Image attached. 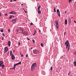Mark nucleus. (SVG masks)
I'll use <instances>...</instances> for the list:
<instances>
[{"label": "nucleus", "instance_id": "f257e3e1", "mask_svg": "<svg viewBox=\"0 0 76 76\" xmlns=\"http://www.w3.org/2000/svg\"><path fill=\"white\" fill-rule=\"evenodd\" d=\"M37 68V64L34 63L33 64L31 67V70L32 72L34 71V70Z\"/></svg>", "mask_w": 76, "mask_h": 76}, {"label": "nucleus", "instance_id": "f03ea898", "mask_svg": "<svg viewBox=\"0 0 76 76\" xmlns=\"http://www.w3.org/2000/svg\"><path fill=\"white\" fill-rule=\"evenodd\" d=\"M4 62L3 61H0V67H1L2 69H4V65L3 64Z\"/></svg>", "mask_w": 76, "mask_h": 76}, {"label": "nucleus", "instance_id": "7ed1b4c3", "mask_svg": "<svg viewBox=\"0 0 76 76\" xmlns=\"http://www.w3.org/2000/svg\"><path fill=\"white\" fill-rule=\"evenodd\" d=\"M17 31L19 33H21L23 32V29L21 27H19V29L17 30Z\"/></svg>", "mask_w": 76, "mask_h": 76}, {"label": "nucleus", "instance_id": "20e7f679", "mask_svg": "<svg viewBox=\"0 0 76 76\" xmlns=\"http://www.w3.org/2000/svg\"><path fill=\"white\" fill-rule=\"evenodd\" d=\"M33 54H37L39 53V51L35 49L33 50Z\"/></svg>", "mask_w": 76, "mask_h": 76}, {"label": "nucleus", "instance_id": "39448f33", "mask_svg": "<svg viewBox=\"0 0 76 76\" xmlns=\"http://www.w3.org/2000/svg\"><path fill=\"white\" fill-rule=\"evenodd\" d=\"M55 22L56 25V29H58V20H55Z\"/></svg>", "mask_w": 76, "mask_h": 76}, {"label": "nucleus", "instance_id": "423d86ee", "mask_svg": "<svg viewBox=\"0 0 76 76\" xmlns=\"http://www.w3.org/2000/svg\"><path fill=\"white\" fill-rule=\"evenodd\" d=\"M69 41L67 40L66 42L65 43V45H66V48L67 49L68 48V46H69Z\"/></svg>", "mask_w": 76, "mask_h": 76}, {"label": "nucleus", "instance_id": "0eeeda50", "mask_svg": "<svg viewBox=\"0 0 76 76\" xmlns=\"http://www.w3.org/2000/svg\"><path fill=\"white\" fill-rule=\"evenodd\" d=\"M22 33L23 34H25L24 35H27V34H28V32L25 31H23Z\"/></svg>", "mask_w": 76, "mask_h": 76}, {"label": "nucleus", "instance_id": "6e6552de", "mask_svg": "<svg viewBox=\"0 0 76 76\" xmlns=\"http://www.w3.org/2000/svg\"><path fill=\"white\" fill-rule=\"evenodd\" d=\"M57 12L58 16L60 17V11H59V9H57Z\"/></svg>", "mask_w": 76, "mask_h": 76}, {"label": "nucleus", "instance_id": "1a4fd4ad", "mask_svg": "<svg viewBox=\"0 0 76 76\" xmlns=\"http://www.w3.org/2000/svg\"><path fill=\"white\" fill-rule=\"evenodd\" d=\"M8 51V48H7V47H6L5 48V50H4V53H6V52H7Z\"/></svg>", "mask_w": 76, "mask_h": 76}, {"label": "nucleus", "instance_id": "9d476101", "mask_svg": "<svg viewBox=\"0 0 76 76\" xmlns=\"http://www.w3.org/2000/svg\"><path fill=\"white\" fill-rule=\"evenodd\" d=\"M9 13L10 14H15V15H16V13H15V12L13 11H12L11 12H10Z\"/></svg>", "mask_w": 76, "mask_h": 76}, {"label": "nucleus", "instance_id": "9b49d317", "mask_svg": "<svg viewBox=\"0 0 76 76\" xmlns=\"http://www.w3.org/2000/svg\"><path fill=\"white\" fill-rule=\"evenodd\" d=\"M11 57L12 60H15V57L14 56V55L13 54L12 55Z\"/></svg>", "mask_w": 76, "mask_h": 76}, {"label": "nucleus", "instance_id": "f8f14e48", "mask_svg": "<svg viewBox=\"0 0 76 76\" xmlns=\"http://www.w3.org/2000/svg\"><path fill=\"white\" fill-rule=\"evenodd\" d=\"M69 25H70L71 24V19L70 18H69Z\"/></svg>", "mask_w": 76, "mask_h": 76}, {"label": "nucleus", "instance_id": "ddd939ff", "mask_svg": "<svg viewBox=\"0 0 76 76\" xmlns=\"http://www.w3.org/2000/svg\"><path fill=\"white\" fill-rule=\"evenodd\" d=\"M16 20H17V19L15 18V19L12 20L11 22H14V23L16 22Z\"/></svg>", "mask_w": 76, "mask_h": 76}, {"label": "nucleus", "instance_id": "4468645a", "mask_svg": "<svg viewBox=\"0 0 76 76\" xmlns=\"http://www.w3.org/2000/svg\"><path fill=\"white\" fill-rule=\"evenodd\" d=\"M37 12L38 13V14H39V15H40L41 13V10H38L37 11Z\"/></svg>", "mask_w": 76, "mask_h": 76}, {"label": "nucleus", "instance_id": "2eb2a0df", "mask_svg": "<svg viewBox=\"0 0 76 76\" xmlns=\"http://www.w3.org/2000/svg\"><path fill=\"white\" fill-rule=\"evenodd\" d=\"M65 25H67V20L66 19L65 20Z\"/></svg>", "mask_w": 76, "mask_h": 76}, {"label": "nucleus", "instance_id": "dca6fc26", "mask_svg": "<svg viewBox=\"0 0 76 76\" xmlns=\"http://www.w3.org/2000/svg\"><path fill=\"white\" fill-rule=\"evenodd\" d=\"M10 41H9L8 42V45L9 46H10Z\"/></svg>", "mask_w": 76, "mask_h": 76}, {"label": "nucleus", "instance_id": "f3484780", "mask_svg": "<svg viewBox=\"0 0 76 76\" xmlns=\"http://www.w3.org/2000/svg\"><path fill=\"white\" fill-rule=\"evenodd\" d=\"M73 63L74 64V66H76V61H75L74 62H73Z\"/></svg>", "mask_w": 76, "mask_h": 76}, {"label": "nucleus", "instance_id": "a211bd4d", "mask_svg": "<svg viewBox=\"0 0 76 76\" xmlns=\"http://www.w3.org/2000/svg\"><path fill=\"white\" fill-rule=\"evenodd\" d=\"M41 7V6L39 5L38 7V10H39L40 9V7Z\"/></svg>", "mask_w": 76, "mask_h": 76}, {"label": "nucleus", "instance_id": "6ab92c4d", "mask_svg": "<svg viewBox=\"0 0 76 76\" xmlns=\"http://www.w3.org/2000/svg\"><path fill=\"white\" fill-rule=\"evenodd\" d=\"M70 48V46H69L67 49V51H68V52H69V49Z\"/></svg>", "mask_w": 76, "mask_h": 76}, {"label": "nucleus", "instance_id": "aec40b11", "mask_svg": "<svg viewBox=\"0 0 76 76\" xmlns=\"http://www.w3.org/2000/svg\"><path fill=\"white\" fill-rule=\"evenodd\" d=\"M12 50L10 51V55L11 56V55H12Z\"/></svg>", "mask_w": 76, "mask_h": 76}, {"label": "nucleus", "instance_id": "412c9836", "mask_svg": "<svg viewBox=\"0 0 76 76\" xmlns=\"http://www.w3.org/2000/svg\"><path fill=\"white\" fill-rule=\"evenodd\" d=\"M54 11L55 12H56V8H55V7H54Z\"/></svg>", "mask_w": 76, "mask_h": 76}, {"label": "nucleus", "instance_id": "4be33fe9", "mask_svg": "<svg viewBox=\"0 0 76 76\" xmlns=\"http://www.w3.org/2000/svg\"><path fill=\"white\" fill-rule=\"evenodd\" d=\"M35 34H36V30H34V34H33V35H35Z\"/></svg>", "mask_w": 76, "mask_h": 76}, {"label": "nucleus", "instance_id": "5701e85b", "mask_svg": "<svg viewBox=\"0 0 76 76\" xmlns=\"http://www.w3.org/2000/svg\"><path fill=\"white\" fill-rule=\"evenodd\" d=\"M2 35H3V37H4L5 36V35L4 34V33H3Z\"/></svg>", "mask_w": 76, "mask_h": 76}, {"label": "nucleus", "instance_id": "b1692460", "mask_svg": "<svg viewBox=\"0 0 76 76\" xmlns=\"http://www.w3.org/2000/svg\"><path fill=\"white\" fill-rule=\"evenodd\" d=\"M18 64H21V61H20V62L18 63Z\"/></svg>", "mask_w": 76, "mask_h": 76}, {"label": "nucleus", "instance_id": "393cba45", "mask_svg": "<svg viewBox=\"0 0 76 76\" xmlns=\"http://www.w3.org/2000/svg\"><path fill=\"white\" fill-rule=\"evenodd\" d=\"M18 64H21V61H20V62L18 63Z\"/></svg>", "mask_w": 76, "mask_h": 76}, {"label": "nucleus", "instance_id": "a878e982", "mask_svg": "<svg viewBox=\"0 0 76 76\" xmlns=\"http://www.w3.org/2000/svg\"><path fill=\"white\" fill-rule=\"evenodd\" d=\"M41 45L42 47H43V44H42V43H41Z\"/></svg>", "mask_w": 76, "mask_h": 76}, {"label": "nucleus", "instance_id": "bb28decb", "mask_svg": "<svg viewBox=\"0 0 76 76\" xmlns=\"http://www.w3.org/2000/svg\"><path fill=\"white\" fill-rule=\"evenodd\" d=\"M16 64H14V67L15 68V67H16Z\"/></svg>", "mask_w": 76, "mask_h": 76}, {"label": "nucleus", "instance_id": "cd10ccee", "mask_svg": "<svg viewBox=\"0 0 76 76\" xmlns=\"http://www.w3.org/2000/svg\"><path fill=\"white\" fill-rule=\"evenodd\" d=\"M0 31L1 32H3V29H1Z\"/></svg>", "mask_w": 76, "mask_h": 76}, {"label": "nucleus", "instance_id": "c85d7f7f", "mask_svg": "<svg viewBox=\"0 0 76 76\" xmlns=\"http://www.w3.org/2000/svg\"><path fill=\"white\" fill-rule=\"evenodd\" d=\"M73 54H74V55H76V52H75L73 53Z\"/></svg>", "mask_w": 76, "mask_h": 76}, {"label": "nucleus", "instance_id": "c756f323", "mask_svg": "<svg viewBox=\"0 0 76 76\" xmlns=\"http://www.w3.org/2000/svg\"><path fill=\"white\" fill-rule=\"evenodd\" d=\"M70 72H69L68 74V76H69V75H70Z\"/></svg>", "mask_w": 76, "mask_h": 76}, {"label": "nucleus", "instance_id": "7c9ffc66", "mask_svg": "<svg viewBox=\"0 0 76 76\" xmlns=\"http://www.w3.org/2000/svg\"><path fill=\"white\" fill-rule=\"evenodd\" d=\"M63 57H64V56H62L61 57V58L62 59Z\"/></svg>", "mask_w": 76, "mask_h": 76}, {"label": "nucleus", "instance_id": "2f4dec72", "mask_svg": "<svg viewBox=\"0 0 76 76\" xmlns=\"http://www.w3.org/2000/svg\"><path fill=\"white\" fill-rule=\"evenodd\" d=\"M12 16H11L9 17V19H12Z\"/></svg>", "mask_w": 76, "mask_h": 76}, {"label": "nucleus", "instance_id": "473e14b6", "mask_svg": "<svg viewBox=\"0 0 76 76\" xmlns=\"http://www.w3.org/2000/svg\"><path fill=\"white\" fill-rule=\"evenodd\" d=\"M34 25V24H33V23H30V25L31 26V25Z\"/></svg>", "mask_w": 76, "mask_h": 76}, {"label": "nucleus", "instance_id": "72a5a7b5", "mask_svg": "<svg viewBox=\"0 0 76 76\" xmlns=\"http://www.w3.org/2000/svg\"><path fill=\"white\" fill-rule=\"evenodd\" d=\"M20 45V42H18V45H19H19Z\"/></svg>", "mask_w": 76, "mask_h": 76}, {"label": "nucleus", "instance_id": "f704fd0d", "mask_svg": "<svg viewBox=\"0 0 76 76\" xmlns=\"http://www.w3.org/2000/svg\"><path fill=\"white\" fill-rule=\"evenodd\" d=\"M8 32H10V29H8Z\"/></svg>", "mask_w": 76, "mask_h": 76}, {"label": "nucleus", "instance_id": "c9c22d12", "mask_svg": "<svg viewBox=\"0 0 76 76\" xmlns=\"http://www.w3.org/2000/svg\"><path fill=\"white\" fill-rule=\"evenodd\" d=\"M12 70H13V69H14V70H15V68L14 67L13 68H12Z\"/></svg>", "mask_w": 76, "mask_h": 76}, {"label": "nucleus", "instance_id": "e433bc0d", "mask_svg": "<svg viewBox=\"0 0 76 76\" xmlns=\"http://www.w3.org/2000/svg\"><path fill=\"white\" fill-rule=\"evenodd\" d=\"M52 69H53V67L51 66V67H50V70H52Z\"/></svg>", "mask_w": 76, "mask_h": 76}, {"label": "nucleus", "instance_id": "4c0bfd02", "mask_svg": "<svg viewBox=\"0 0 76 76\" xmlns=\"http://www.w3.org/2000/svg\"><path fill=\"white\" fill-rule=\"evenodd\" d=\"M28 54H26V57H28Z\"/></svg>", "mask_w": 76, "mask_h": 76}, {"label": "nucleus", "instance_id": "58836bf2", "mask_svg": "<svg viewBox=\"0 0 76 76\" xmlns=\"http://www.w3.org/2000/svg\"><path fill=\"white\" fill-rule=\"evenodd\" d=\"M32 41L34 42H34H35V40H34V39L32 40Z\"/></svg>", "mask_w": 76, "mask_h": 76}, {"label": "nucleus", "instance_id": "ea45409f", "mask_svg": "<svg viewBox=\"0 0 76 76\" xmlns=\"http://www.w3.org/2000/svg\"><path fill=\"white\" fill-rule=\"evenodd\" d=\"M27 40H30V39H29V38H27Z\"/></svg>", "mask_w": 76, "mask_h": 76}, {"label": "nucleus", "instance_id": "a19ab883", "mask_svg": "<svg viewBox=\"0 0 76 76\" xmlns=\"http://www.w3.org/2000/svg\"><path fill=\"white\" fill-rule=\"evenodd\" d=\"M24 12H25L26 13H27V12H26V11L25 10H24Z\"/></svg>", "mask_w": 76, "mask_h": 76}, {"label": "nucleus", "instance_id": "79ce46f5", "mask_svg": "<svg viewBox=\"0 0 76 76\" xmlns=\"http://www.w3.org/2000/svg\"><path fill=\"white\" fill-rule=\"evenodd\" d=\"M66 32H64V35H66Z\"/></svg>", "mask_w": 76, "mask_h": 76}, {"label": "nucleus", "instance_id": "37998d69", "mask_svg": "<svg viewBox=\"0 0 76 76\" xmlns=\"http://www.w3.org/2000/svg\"><path fill=\"white\" fill-rule=\"evenodd\" d=\"M2 40H4V37H3L2 38Z\"/></svg>", "mask_w": 76, "mask_h": 76}, {"label": "nucleus", "instance_id": "c03bdc74", "mask_svg": "<svg viewBox=\"0 0 76 76\" xmlns=\"http://www.w3.org/2000/svg\"><path fill=\"white\" fill-rule=\"evenodd\" d=\"M5 16H7V14H5Z\"/></svg>", "mask_w": 76, "mask_h": 76}, {"label": "nucleus", "instance_id": "a18cd8bd", "mask_svg": "<svg viewBox=\"0 0 76 76\" xmlns=\"http://www.w3.org/2000/svg\"><path fill=\"white\" fill-rule=\"evenodd\" d=\"M23 54L21 55V57H23Z\"/></svg>", "mask_w": 76, "mask_h": 76}, {"label": "nucleus", "instance_id": "49530a36", "mask_svg": "<svg viewBox=\"0 0 76 76\" xmlns=\"http://www.w3.org/2000/svg\"><path fill=\"white\" fill-rule=\"evenodd\" d=\"M10 2H12V0H10Z\"/></svg>", "mask_w": 76, "mask_h": 76}, {"label": "nucleus", "instance_id": "de8ad7c7", "mask_svg": "<svg viewBox=\"0 0 76 76\" xmlns=\"http://www.w3.org/2000/svg\"><path fill=\"white\" fill-rule=\"evenodd\" d=\"M13 52L14 53H15V50H13Z\"/></svg>", "mask_w": 76, "mask_h": 76}, {"label": "nucleus", "instance_id": "09e8293b", "mask_svg": "<svg viewBox=\"0 0 76 76\" xmlns=\"http://www.w3.org/2000/svg\"><path fill=\"white\" fill-rule=\"evenodd\" d=\"M64 12L65 14L66 13V10L64 11Z\"/></svg>", "mask_w": 76, "mask_h": 76}, {"label": "nucleus", "instance_id": "8fccbe9b", "mask_svg": "<svg viewBox=\"0 0 76 76\" xmlns=\"http://www.w3.org/2000/svg\"><path fill=\"white\" fill-rule=\"evenodd\" d=\"M1 12H0V17L1 16Z\"/></svg>", "mask_w": 76, "mask_h": 76}, {"label": "nucleus", "instance_id": "3c124183", "mask_svg": "<svg viewBox=\"0 0 76 76\" xmlns=\"http://www.w3.org/2000/svg\"><path fill=\"white\" fill-rule=\"evenodd\" d=\"M16 64V66H17V65H18V63H17V64Z\"/></svg>", "mask_w": 76, "mask_h": 76}, {"label": "nucleus", "instance_id": "603ef678", "mask_svg": "<svg viewBox=\"0 0 76 76\" xmlns=\"http://www.w3.org/2000/svg\"><path fill=\"white\" fill-rule=\"evenodd\" d=\"M11 16L12 17V18H14V15H12Z\"/></svg>", "mask_w": 76, "mask_h": 76}, {"label": "nucleus", "instance_id": "864d4df0", "mask_svg": "<svg viewBox=\"0 0 76 76\" xmlns=\"http://www.w3.org/2000/svg\"><path fill=\"white\" fill-rule=\"evenodd\" d=\"M0 75H2V73H1V72H0Z\"/></svg>", "mask_w": 76, "mask_h": 76}, {"label": "nucleus", "instance_id": "5fc2aeb1", "mask_svg": "<svg viewBox=\"0 0 76 76\" xmlns=\"http://www.w3.org/2000/svg\"><path fill=\"white\" fill-rule=\"evenodd\" d=\"M74 23H76V21H74Z\"/></svg>", "mask_w": 76, "mask_h": 76}, {"label": "nucleus", "instance_id": "6e6d98bb", "mask_svg": "<svg viewBox=\"0 0 76 76\" xmlns=\"http://www.w3.org/2000/svg\"><path fill=\"white\" fill-rule=\"evenodd\" d=\"M39 32L40 33H41V30H39Z\"/></svg>", "mask_w": 76, "mask_h": 76}, {"label": "nucleus", "instance_id": "4d7b16f0", "mask_svg": "<svg viewBox=\"0 0 76 76\" xmlns=\"http://www.w3.org/2000/svg\"><path fill=\"white\" fill-rule=\"evenodd\" d=\"M21 6H23V4H21Z\"/></svg>", "mask_w": 76, "mask_h": 76}, {"label": "nucleus", "instance_id": "13d9d810", "mask_svg": "<svg viewBox=\"0 0 76 76\" xmlns=\"http://www.w3.org/2000/svg\"><path fill=\"white\" fill-rule=\"evenodd\" d=\"M32 48H32V47H31V49H32Z\"/></svg>", "mask_w": 76, "mask_h": 76}, {"label": "nucleus", "instance_id": "bf43d9fd", "mask_svg": "<svg viewBox=\"0 0 76 76\" xmlns=\"http://www.w3.org/2000/svg\"><path fill=\"white\" fill-rule=\"evenodd\" d=\"M13 1H16V0H13Z\"/></svg>", "mask_w": 76, "mask_h": 76}, {"label": "nucleus", "instance_id": "052dcab7", "mask_svg": "<svg viewBox=\"0 0 76 76\" xmlns=\"http://www.w3.org/2000/svg\"><path fill=\"white\" fill-rule=\"evenodd\" d=\"M21 53H20V55H21Z\"/></svg>", "mask_w": 76, "mask_h": 76}, {"label": "nucleus", "instance_id": "680f3d73", "mask_svg": "<svg viewBox=\"0 0 76 76\" xmlns=\"http://www.w3.org/2000/svg\"><path fill=\"white\" fill-rule=\"evenodd\" d=\"M73 18V17H71V18L72 19Z\"/></svg>", "mask_w": 76, "mask_h": 76}, {"label": "nucleus", "instance_id": "e2e57ef3", "mask_svg": "<svg viewBox=\"0 0 76 76\" xmlns=\"http://www.w3.org/2000/svg\"><path fill=\"white\" fill-rule=\"evenodd\" d=\"M23 24H25V23H23Z\"/></svg>", "mask_w": 76, "mask_h": 76}, {"label": "nucleus", "instance_id": "0e129e2a", "mask_svg": "<svg viewBox=\"0 0 76 76\" xmlns=\"http://www.w3.org/2000/svg\"><path fill=\"white\" fill-rule=\"evenodd\" d=\"M56 72H57V70L56 71Z\"/></svg>", "mask_w": 76, "mask_h": 76}]
</instances>
